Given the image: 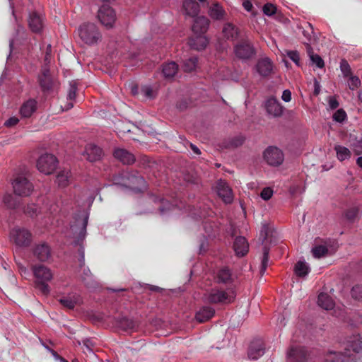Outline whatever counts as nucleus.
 Listing matches in <instances>:
<instances>
[{
    "label": "nucleus",
    "instance_id": "obj_36",
    "mask_svg": "<svg viewBox=\"0 0 362 362\" xmlns=\"http://www.w3.org/2000/svg\"><path fill=\"white\" fill-rule=\"evenodd\" d=\"M340 69L344 78H346L350 76L353 75V74L351 71V68L346 62L342 61L341 62Z\"/></svg>",
    "mask_w": 362,
    "mask_h": 362
},
{
    "label": "nucleus",
    "instance_id": "obj_40",
    "mask_svg": "<svg viewBox=\"0 0 362 362\" xmlns=\"http://www.w3.org/2000/svg\"><path fill=\"white\" fill-rule=\"evenodd\" d=\"M272 195L273 190L269 187L264 188L260 193V197L265 201L270 199Z\"/></svg>",
    "mask_w": 362,
    "mask_h": 362
},
{
    "label": "nucleus",
    "instance_id": "obj_58",
    "mask_svg": "<svg viewBox=\"0 0 362 362\" xmlns=\"http://www.w3.org/2000/svg\"><path fill=\"white\" fill-rule=\"evenodd\" d=\"M356 163L358 164V166L362 168V156L361 157H358L357 158Z\"/></svg>",
    "mask_w": 362,
    "mask_h": 362
},
{
    "label": "nucleus",
    "instance_id": "obj_55",
    "mask_svg": "<svg viewBox=\"0 0 362 362\" xmlns=\"http://www.w3.org/2000/svg\"><path fill=\"white\" fill-rule=\"evenodd\" d=\"M262 350H259L258 351V353L256 354V355H254L252 351H250V354H249V356L250 358H253V359H255L257 358L258 356H261L262 354Z\"/></svg>",
    "mask_w": 362,
    "mask_h": 362
},
{
    "label": "nucleus",
    "instance_id": "obj_10",
    "mask_svg": "<svg viewBox=\"0 0 362 362\" xmlns=\"http://www.w3.org/2000/svg\"><path fill=\"white\" fill-rule=\"evenodd\" d=\"M209 25V21L205 16H198L194 19L192 25V34H205Z\"/></svg>",
    "mask_w": 362,
    "mask_h": 362
},
{
    "label": "nucleus",
    "instance_id": "obj_4",
    "mask_svg": "<svg viewBox=\"0 0 362 362\" xmlns=\"http://www.w3.org/2000/svg\"><path fill=\"white\" fill-rule=\"evenodd\" d=\"M98 18L101 24L107 28H112L117 20L115 10L107 4H104L100 8Z\"/></svg>",
    "mask_w": 362,
    "mask_h": 362
},
{
    "label": "nucleus",
    "instance_id": "obj_16",
    "mask_svg": "<svg viewBox=\"0 0 362 362\" xmlns=\"http://www.w3.org/2000/svg\"><path fill=\"white\" fill-rule=\"evenodd\" d=\"M248 249L249 245L245 238L238 237L235 239L234 243V250L237 255H245L248 252Z\"/></svg>",
    "mask_w": 362,
    "mask_h": 362
},
{
    "label": "nucleus",
    "instance_id": "obj_30",
    "mask_svg": "<svg viewBox=\"0 0 362 362\" xmlns=\"http://www.w3.org/2000/svg\"><path fill=\"white\" fill-rule=\"evenodd\" d=\"M39 81L43 88L49 89L52 84V78L50 75L49 71L44 69L39 76Z\"/></svg>",
    "mask_w": 362,
    "mask_h": 362
},
{
    "label": "nucleus",
    "instance_id": "obj_63",
    "mask_svg": "<svg viewBox=\"0 0 362 362\" xmlns=\"http://www.w3.org/2000/svg\"><path fill=\"white\" fill-rule=\"evenodd\" d=\"M201 3H204L206 0H199Z\"/></svg>",
    "mask_w": 362,
    "mask_h": 362
},
{
    "label": "nucleus",
    "instance_id": "obj_60",
    "mask_svg": "<svg viewBox=\"0 0 362 362\" xmlns=\"http://www.w3.org/2000/svg\"><path fill=\"white\" fill-rule=\"evenodd\" d=\"M358 98H359L360 100L362 101V89L358 93Z\"/></svg>",
    "mask_w": 362,
    "mask_h": 362
},
{
    "label": "nucleus",
    "instance_id": "obj_8",
    "mask_svg": "<svg viewBox=\"0 0 362 362\" xmlns=\"http://www.w3.org/2000/svg\"><path fill=\"white\" fill-rule=\"evenodd\" d=\"M216 192L218 196L226 203H231L233 200L232 189L226 182L223 180L217 182Z\"/></svg>",
    "mask_w": 362,
    "mask_h": 362
},
{
    "label": "nucleus",
    "instance_id": "obj_41",
    "mask_svg": "<svg viewBox=\"0 0 362 362\" xmlns=\"http://www.w3.org/2000/svg\"><path fill=\"white\" fill-rule=\"evenodd\" d=\"M358 210L356 208H352L345 212V216L347 219L353 221L358 216Z\"/></svg>",
    "mask_w": 362,
    "mask_h": 362
},
{
    "label": "nucleus",
    "instance_id": "obj_20",
    "mask_svg": "<svg viewBox=\"0 0 362 362\" xmlns=\"http://www.w3.org/2000/svg\"><path fill=\"white\" fill-rule=\"evenodd\" d=\"M28 23L30 29L35 33L40 32L43 27L42 19L36 13L30 14Z\"/></svg>",
    "mask_w": 362,
    "mask_h": 362
},
{
    "label": "nucleus",
    "instance_id": "obj_25",
    "mask_svg": "<svg viewBox=\"0 0 362 362\" xmlns=\"http://www.w3.org/2000/svg\"><path fill=\"white\" fill-rule=\"evenodd\" d=\"M233 298V296H228L226 292L216 291L211 293L210 300L213 303H229Z\"/></svg>",
    "mask_w": 362,
    "mask_h": 362
},
{
    "label": "nucleus",
    "instance_id": "obj_57",
    "mask_svg": "<svg viewBox=\"0 0 362 362\" xmlns=\"http://www.w3.org/2000/svg\"><path fill=\"white\" fill-rule=\"evenodd\" d=\"M319 93H320V84L318 83V82L315 81V90H314V93H315V95H317Z\"/></svg>",
    "mask_w": 362,
    "mask_h": 362
},
{
    "label": "nucleus",
    "instance_id": "obj_43",
    "mask_svg": "<svg viewBox=\"0 0 362 362\" xmlns=\"http://www.w3.org/2000/svg\"><path fill=\"white\" fill-rule=\"evenodd\" d=\"M276 7L272 4H267L263 7L264 13L267 16H272L276 12Z\"/></svg>",
    "mask_w": 362,
    "mask_h": 362
},
{
    "label": "nucleus",
    "instance_id": "obj_19",
    "mask_svg": "<svg viewBox=\"0 0 362 362\" xmlns=\"http://www.w3.org/2000/svg\"><path fill=\"white\" fill-rule=\"evenodd\" d=\"M36 110V101L34 100H28L25 102L20 109L22 117H29Z\"/></svg>",
    "mask_w": 362,
    "mask_h": 362
},
{
    "label": "nucleus",
    "instance_id": "obj_45",
    "mask_svg": "<svg viewBox=\"0 0 362 362\" xmlns=\"http://www.w3.org/2000/svg\"><path fill=\"white\" fill-rule=\"evenodd\" d=\"M287 56L297 65H299L300 57L298 54L295 51H286Z\"/></svg>",
    "mask_w": 362,
    "mask_h": 362
},
{
    "label": "nucleus",
    "instance_id": "obj_21",
    "mask_svg": "<svg viewBox=\"0 0 362 362\" xmlns=\"http://www.w3.org/2000/svg\"><path fill=\"white\" fill-rule=\"evenodd\" d=\"M114 155L116 158L125 164L133 163L135 160L134 156L132 153L122 148L117 149Z\"/></svg>",
    "mask_w": 362,
    "mask_h": 362
},
{
    "label": "nucleus",
    "instance_id": "obj_7",
    "mask_svg": "<svg viewBox=\"0 0 362 362\" xmlns=\"http://www.w3.org/2000/svg\"><path fill=\"white\" fill-rule=\"evenodd\" d=\"M282 151L276 147H269L264 152V159L270 165L278 166L284 161Z\"/></svg>",
    "mask_w": 362,
    "mask_h": 362
},
{
    "label": "nucleus",
    "instance_id": "obj_59",
    "mask_svg": "<svg viewBox=\"0 0 362 362\" xmlns=\"http://www.w3.org/2000/svg\"><path fill=\"white\" fill-rule=\"evenodd\" d=\"M192 150L194 151V152H195L196 153L199 154V150L197 148V147H194V146H192Z\"/></svg>",
    "mask_w": 362,
    "mask_h": 362
},
{
    "label": "nucleus",
    "instance_id": "obj_34",
    "mask_svg": "<svg viewBox=\"0 0 362 362\" xmlns=\"http://www.w3.org/2000/svg\"><path fill=\"white\" fill-rule=\"evenodd\" d=\"M347 83L350 89L354 90L359 87L361 85V81L359 78L356 76L351 75L349 77L346 78Z\"/></svg>",
    "mask_w": 362,
    "mask_h": 362
},
{
    "label": "nucleus",
    "instance_id": "obj_31",
    "mask_svg": "<svg viewBox=\"0 0 362 362\" xmlns=\"http://www.w3.org/2000/svg\"><path fill=\"white\" fill-rule=\"evenodd\" d=\"M349 357L343 356L341 354L330 352L325 356V362H350Z\"/></svg>",
    "mask_w": 362,
    "mask_h": 362
},
{
    "label": "nucleus",
    "instance_id": "obj_9",
    "mask_svg": "<svg viewBox=\"0 0 362 362\" xmlns=\"http://www.w3.org/2000/svg\"><path fill=\"white\" fill-rule=\"evenodd\" d=\"M274 65L269 58L260 59L256 66L255 70L261 76H268L273 72Z\"/></svg>",
    "mask_w": 362,
    "mask_h": 362
},
{
    "label": "nucleus",
    "instance_id": "obj_53",
    "mask_svg": "<svg viewBox=\"0 0 362 362\" xmlns=\"http://www.w3.org/2000/svg\"><path fill=\"white\" fill-rule=\"evenodd\" d=\"M76 97V89L74 87H72L68 94V98L72 100L75 98Z\"/></svg>",
    "mask_w": 362,
    "mask_h": 362
},
{
    "label": "nucleus",
    "instance_id": "obj_28",
    "mask_svg": "<svg viewBox=\"0 0 362 362\" xmlns=\"http://www.w3.org/2000/svg\"><path fill=\"white\" fill-rule=\"evenodd\" d=\"M313 255L316 258H320L329 254L327 243L315 245L312 249Z\"/></svg>",
    "mask_w": 362,
    "mask_h": 362
},
{
    "label": "nucleus",
    "instance_id": "obj_17",
    "mask_svg": "<svg viewBox=\"0 0 362 362\" xmlns=\"http://www.w3.org/2000/svg\"><path fill=\"white\" fill-rule=\"evenodd\" d=\"M235 54L243 59H247L250 57L253 54V49L250 45L247 43H242L236 46Z\"/></svg>",
    "mask_w": 362,
    "mask_h": 362
},
{
    "label": "nucleus",
    "instance_id": "obj_44",
    "mask_svg": "<svg viewBox=\"0 0 362 362\" xmlns=\"http://www.w3.org/2000/svg\"><path fill=\"white\" fill-rule=\"evenodd\" d=\"M346 117V112L343 110H337L333 115V118L337 122H343Z\"/></svg>",
    "mask_w": 362,
    "mask_h": 362
},
{
    "label": "nucleus",
    "instance_id": "obj_12",
    "mask_svg": "<svg viewBox=\"0 0 362 362\" xmlns=\"http://www.w3.org/2000/svg\"><path fill=\"white\" fill-rule=\"evenodd\" d=\"M267 112L273 117H279L283 114L284 107L274 98H269L266 103Z\"/></svg>",
    "mask_w": 362,
    "mask_h": 362
},
{
    "label": "nucleus",
    "instance_id": "obj_49",
    "mask_svg": "<svg viewBox=\"0 0 362 362\" xmlns=\"http://www.w3.org/2000/svg\"><path fill=\"white\" fill-rule=\"evenodd\" d=\"M281 99L285 102H290L291 100V93L289 90H284Z\"/></svg>",
    "mask_w": 362,
    "mask_h": 362
},
{
    "label": "nucleus",
    "instance_id": "obj_3",
    "mask_svg": "<svg viewBox=\"0 0 362 362\" xmlns=\"http://www.w3.org/2000/svg\"><path fill=\"white\" fill-rule=\"evenodd\" d=\"M33 273L36 278V284L37 288L45 294L49 292V287L47 284L53 276L52 271L43 266L39 265L33 269Z\"/></svg>",
    "mask_w": 362,
    "mask_h": 362
},
{
    "label": "nucleus",
    "instance_id": "obj_32",
    "mask_svg": "<svg viewBox=\"0 0 362 362\" xmlns=\"http://www.w3.org/2000/svg\"><path fill=\"white\" fill-rule=\"evenodd\" d=\"M223 33L226 37L227 38H235L237 37L238 31V28H236L231 23H226L223 28Z\"/></svg>",
    "mask_w": 362,
    "mask_h": 362
},
{
    "label": "nucleus",
    "instance_id": "obj_18",
    "mask_svg": "<svg viewBox=\"0 0 362 362\" xmlns=\"http://www.w3.org/2000/svg\"><path fill=\"white\" fill-rule=\"evenodd\" d=\"M183 8L186 14L192 17L199 12V5L194 0H184Z\"/></svg>",
    "mask_w": 362,
    "mask_h": 362
},
{
    "label": "nucleus",
    "instance_id": "obj_14",
    "mask_svg": "<svg viewBox=\"0 0 362 362\" xmlns=\"http://www.w3.org/2000/svg\"><path fill=\"white\" fill-rule=\"evenodd\" d=\"M209 16L214 20H222L225 18L226 13L223 7L216 2H211L209 5Z\"/></svg>",
    "mask_w": 362,
    "mask_h": 362
},
{
    "label": "nucleus",
    "instance_id": "obj_39",
    "mask_svg": "<svg viewBox=\"0 0 362 362\" xmlns=\"http://www.w3.org/2000/svg\"><path fill=\"white\" fill-rule=\"evenodd\" d=\"M218 279L222 281H227L230 278V272L228 269H221L218 273Z\"/></svg>",
    "mask_w": 362,
    "mask_h": 362
},
{
    "label": "nucleus",
    "instance_id": "obj_47",
    "mask_svg": "<svg viewBox=\"0 0 362 362\" xmlns=\"http://www.w3.org/2000/svg\"><path fill=\"white\" fill-rule=\"evenodd\" d=\"M353 150L356 154H362V141H358L353 145Z\"/></svg>",
    "mask_w": 362,
    "mask_h": 362
},
{
    "label": "nucleus",
    "instance_id": "obj_11",
    "mask_svg": "<svg viewBox=\"0 0 362 362\" xmlns=\"http://www.w3.org/2000/svg\"><path fill=\"white\" fill-rule=\"evenodd\" d=\"M208 42L209 41L205 34H192L189 40V46L196 50H202L205 49Z\"/></svg>",
    "mask_w": 362,
    "mask_h": 362
},
{
    "label": "nucleus",
    "instance_id": "obj_27",
    "mask_svg": "<svg viewBox=\"0 0 362 362\" xmlns=\"http://www.w3.org/2000/svg\"><path fill=\"white\" fill-rule=\"evenodd\" d=\"M214 310L210 308H203L196 314V320L199 322L209 320L214 316Z\"/></svg>",
    "mask_w": 362,
    "mask_h": 362
},
{
    "label": "nucleus",
    "instance_id": "obj_56",
    "mask_svg": "<svg viewBox=\"0 0 362 362\" xmlns=\"http://www.w3.org/2000/svg\"><path fill=\"white\" fill-rule=\"evenodd\" d=\"M361 341L358 339V343L357 344L351 345L353 350L354 351H358L361 349Z\"/></svg>",
    "mask_w": 362,
    "mask_h": 362
},
{
    "label": "nucleus",
    "instance_id": "obj_22",
    "mask_svg": "<svg viewBox=\"0 0 362 362\" xmlns=\"http://www.w3.org/2000/svg\"><path fill=\"white\" fill-rule=\"evenodd\" d=\"M178 66L175 62L165 64L162 68L163 76L167 79L173 78L177 73Z\"/></svg>",
    "mask_w": 362,
    "mask_h": 362
},
{
    "label": "nucleus",
    "instance_id": "obj_2",
    "mask_svg": "<svg viewBox=\"0 0 362 362\" xmlns=\"http://www.w3.org/2000/svg\"><path fill=\"white\" fill-rule=\"evenodd\" d=\"M77 32L81 41L88 45L97 44L101 40V34L94 23H83Z\"/></svg>",
    "mask_w": 362,
    "mask_h": 362
},
{
    "label": "nucleus",
    "instance_id": "obj_42",
    "mask_svg": "<svg viewBox=\"0 0 362 362\" xmlns=\"http://www.w3.org/2000/svg\"><path fill=\"white\" fill-rule=\"evenodd\" d=\"M352 296L358 300H362V286H356L351 291Z\"/></svg>",
    "mask_w": 362,
    "mask_h": 362
},
{
    "label": "nucleus",
    "instance_id": "obj_62",
    "mask_svg": "<svg viewBox=\"0 0 362 362\" xmlns=\"http://www.w3.org/2000/svg\"><path fill=\"white\" fill-rule=\"evenodd\" d=\"M264 228L265 230H267L269 229L268 226H267L266 225H264Z\"/></svg>",
    "mask_w": 362,
    "mask_h": 362
},
{
    "label": "nucleus",
    "instance_id": "obj_64",
    "mask_svg": "<svg viewBox=\"0 0 362 362\" xmlns=\"http://www.w3.org/2000/svg\"><path fill=\"white\" fill-rule=\"evenodd\" d=\"M71 107H73V105H71L69 107H67V109H69V108H70Z\"/></svg>",
    "mask_w": 362,
    "mask_h": 362
},
{
    "label": "nucleus",
    "instance_id": "obj_37",
    "mask_svg": "<svg viewBox=\"0 0 362 362\" xmlns=\"http://www.w3.org/2000/svg\"><path fill=\"white\" fill-rule=\"evenodd\" d=\"M141 93L148 98H152L155 97L156 91L151 86H145L141 88Z\"/></svg>",
    "mask_w": 362,
    "mask_h": 362
},
{
    "label": "nucleus",
    "instance_id": "obj_1",
    "mask_svg": "<svg viewBox=\"0 0 362 362\" xmlns=\"http://www.w3.org/2000/svg\"><path fill=\"white\" fill-rule=\"evenodd\" d=\"M11 185L14 193L21 197H28L33 191V185L29 180L27 171L16 172L13 176Z\"/></svg>",
    "mask_w": 362,
    "mask_h": 362
},
{
    "label": "nucleus",
    "instance_id": "obj_48",
    "mask_svg": "<svg viewBox=\"0 0 362 362\" xmlns=\"http://www.w3.org/2000/svg\"><path fill=\"white\" fill-rule=\"evenodd\" d=\"M267 263H268V252L267 250H265L264 252V257H263V259H262V269H261V272L263 273L267 267Z\"/></svg>",
    "mask_w": 362,
    "mask_h": 362
},
{
    "label": "nucleus",
    "instance_id": "obj_51",
    "mask_svg": "<svg viewBox=\"0 0 362 362\" xmlns=\"http://www.w3.org/2000/svg\"><path fill=\"white\" fill-rule=\"evenodd\" d=\"M329 105L332 109H334L338 107V103L334 98H330L329 100Z\"/></svg>",
    "mask_w": 362,
    "mask_h": 362
},
{
    "label": "nucleus",
    "instance_id": "obj_35",
    "mask_svg": "<svg viewBox=\"0 0 362 362\" xmlns=\"http://www.w3.org/2000/svg\"><path fill=\"white\" fill-rule=\"evenodd\" d=\"M197 66V59L196 58H190L185 62L184 63V70L185 71H192L195 69Z\"/></svg>",
    "mask_w": 362,
    "mask_h": 362
},
{
    "label": "nucleus",
    "instance_id": "obj_6",
    "mask_svg": "<svg viewBox=\"0 0 362 362\" xmlns=\"http://www.w3.org/2000/svg\"><path fill=\"white\" fill-rule=\"evenodd\" d=\"M10 238L18 246H26L30 242L31 235L26 229L16 228L11 231Z\"/></svg>",
    "mask_w": 362,
    "mask_h": 362
},
{
    "label": "nucleus",
    "instance_id": "obj_46",
    "mask_svg": "<svg viewBox=\"0 0 362 362\" xmlns=\"http://www.w3.org/2000/svg\"><path fill=\"white\" fill-rule=\"evenodd\" d=\"M19 119L16 117H11L4 122V126L6 127H12L16 125Z\"/></svg>",
    "mask_w": 362,
    "mask_h": 362
},
{
    "label": "nucleus",
    "instance_id": "obj_38",
    "mask_svg": "<svg viewBox=\"0 0 362 362\" xmlns=\"http://www.w3.org/2000/svg\"><path fill=\"white\" fill-rule=\"evenodd\" d=\"M310 57L313 64H315L318 68H322L324 66L323 60L317 54H313L309 52Z\"/></svg>",
    "mask_w": 362,
    "mask_h": 362
},
{
    "label": "nucleus",
    "instance_id": "obj_54",
    "mask_svg": "<svg viewBox=\"0 0 362 362\" xmlns=\"http://www.w3.org/2000/svg\"><path fill=\"white\" fill-rule=\"evenodd\" d=\"M36 211H37V208L35 206H32L30 207H30H28V209H26L25 211L29 215L33 216L35 214Z\"/></svg>",
    "mask_w": 362,
    "mask_h": 362
},
{
    "label": "nucleus",
    "instance_id": "obj_23",
    "mask_svg": "<svg viewBox=\"0 0 362 362\" xmlns=\"http://www.w3.org/2000/svg\"><path fill=\"white\" fill-rule=\"evenodd\" d=\"M71 180V175L69 170H60L57 175V183L61 187H65L69 185Z\"/></svg>",
    "mask_w": 362,
    "mask_h": 362
},
{
    "label": "nucleus",
    "instance_id": "obj_26",
    "mask_svg": "<svg viewBox=\"0 0 362 362\" xmlns=\"http://www.w3.org/2000/svg\"><path fill=\"white\" fill-rule=\"evenodd\" d=\"M334 151H336L337 159L341 162L349 160L351 157V151L345 146L336 145L334 146Z\"/></svg>",
    "mask_w": 362,
    "mask_h": 362
},
{
    "label": "nucleus",
    "instance_id": "obj_52",
    "mask_svg": "<svg viewBox=\"0 0 362 362\" xmlns=\"http://www.w3.org/2000/svg\"><path fill=\"white\" fill-rule=\"evenodd\" d=\"M243 7L245 8V10H247V11H250L251 9H252V4L250 1H245L243 2Z\"/></svg>",
    "mask_w": 362,
    "mask_h": 362
},
{
    "label": "nucleus",
    "instance_id": "obj_33",
    "mask_svg": "<svg viewBox=\"0 0 362 362\" xmlns=\"http://www.w3.org/2000/svg\"><path fill=\"white\" fill-rule=\"evenodd\" d=\"M79 301L78 296H67L64 297L62 299H60V303L62 305H63L64 307L68 308H74L75 305H76Z\"/></svg>",
    "mask_w": 362,
    "mask_h": 362
},
{
    "label": "nucleus",
    "instance_id": "obj_15",
    "mask_svg": "<svg viewBox=\"0 0 362 362\" xmlns=\"http://www.w3.org/2000/svg\"><path fill=\"white\" fill-rule=\"evenodd\" d=\"M85 153L88 160L94 162L100 159L102 150L93 144H88L86 148Z\"/></svg>",
    "mask_w": 362,
    "mask_h": 362
},
{
    "label": "nucleus",
    "instance_id": "obj_5",
    "mask_svg": "<svg viewBox=\"0 0 362 362\" xmlns=\"http://www.w3.org/2000/svg\"><path fill=\"white\" fill-rule=\"evenodd\" d=\"M57 167V158L52 154L42 155L37 162V168L39 171L49 175L54 172Z\"/></svg>",
    "mask_w": 362,
    "mask_h": 362
},
{
    "label": "nucleus",
    "instance_id": "obj_61",
    "mask_svg": "<svg viewBox=\"0 0 362 362\" xmlns=\"http://www.w3.org/2000/svg\"><path fill=\"white\" fill-rule=\"evenodd\" d=\"M138 181H139V182L142 183V184H144V180H143V179H141V178L139 179V180H138Z\"/></svg>",
    "mask_w": 362,
    "mask_h": 362
},
{
    "label": "nucleus",
    "instance_id": "obj_50",
    "mask_svg": "<svg viewBox=\"0 0 362 362\" xmlns=\"http://www.w3.org/2000/svg\"><path fill=\"white\" fill-rule=\"evenodd\" d=\"M300 352V350L297 348H295V349H291L288 352V355L289 357H291V358H293L296 360L298 359V354Z\"/></svg>",
    "mask_w": 362,
    "mask_h": 362
},
{
    "label": "nucleus",
    "instance_id": "obj_13",
    "mask_svg": "<svg viewBox=\"0 0 362 362\" xmlns=\"http://www.w3.org/2000/svg\"><path fill=\"white\" fill-rule=\"evenodd\" d=\"M317 305L324 310H332L335 307V302L329 293L322 292L318 295Z\"/></svg>",
    "mask_w": 362,
    "mask_h": 362
},
{
    "label": "nucleus",
    "instance_id": "obj_29",
    "mask_svg": "<svg viewBox=\"0 0 362 362\" xmlns=\"http://www.w3.org/2000/svg\"><path fill=\"white\" fill-rule=\"evenodd\" d=\"M310 267L308 264L302 260H299L295 265V274L299 277H304L310 272Z\"/></svg>",
    "mask_w": 362,
    "mask_h": 362
},
{
    "label": "nucleus",
    "instance_id": "obj_24",
    "mask_svg": "<svg viewBox=\"0 0 362 362\" xmlns=\"http://www.w3.org/2000/svg\"><path fill=\"white\" fill-rule=\"evenodd\" d=\"M35 255L41 261L48 259L50 256L49 247L45 244H40L36 246L35 249Z\"/></svg>",
    "mask_w": 362,
    "mask_h": 362
}]
</instances>
